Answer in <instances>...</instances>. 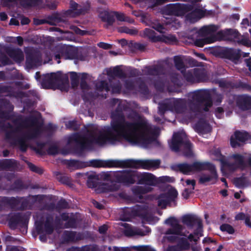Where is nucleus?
<instances>
[{"label": "nucleus", "mask_w": 251, "mask_h": 251, "mask_svg": "<svg viewBox=\"0 0 251 251\" xmlns=\"http://www.w3.org/2000/svg\"><path fill=\"white\" fill-rule=\"evenodd\" d=\"M234 183L236 186L239 187H245L247 186L246 180L242 178L236 179L234 181Z\"/></svg>", "instance_id": "cd10ccee"}, {"label": "nucleus", "mask_w": 251, "mask_h": 251, "mask_svg": "<svg viewBox=\"0 0 251 251\" xmlns=\"http://www.w3.org/2000/svg\"><path fill=\"white\" fill-rule=\"evenodd\" d=\"M223 248V247L222 246H220L219 248L217 249V251H221L222 249Z\"/></svg>", "instance_id": "bf43d9fd"}, {"label": "nucleus", "mask_w": 251, "mask_h": 251, "mask_svg": "<svg viewBox=\"0 0 251 251\" xmlns=\"http://www.w3.org/2000/svg\"><path fill=\"white\" fill-rule=\"evenodd\" d=\"M200 58H201L202 59H205L204 55L203 54H200L198 55Z\"/></svg>", "instance_id": "6e6d98bb"}, {"label": "nucleus", "mask_w": 251, "mask_h": 251, "mask_svg": "<svg viewBox=\"0 0 251 251\" xmlns=\"http://www.w3.org/2000/svg\"><path fill=\"white\" fill-rule=\"evenodd\" d=\"M66 217H68V215H64V216L63 217V219H64V220H67V219H66Z\"/></svg>", "instance_id": "0e129e2a"}, {"label": "nucleus", "mask_w": 251, "mask_h": 251, "mask_svg": "<svg viewBox=\"0 0 251 251\" xmlns=\"http://www.w3.org/2000/svg\"><path fill=\"white\" fill-rule=\"evenodd\" d=\"M38 77H39V74H38V73H36V75H35L36 79H38Z\"/></svg>", "instance_id": "e2e57ef3"}, {"label": "nucleus", "mask_w": 251, "mask_h": 251, "mask_svg": "<svg viewBox=\"0 0 251 251\" xmlns=\"http://www.w3.org/2000/svg\"><path fill=\"white\" fill-rule=\"evenodd\" d=\"M245 224L246 226L251 228V217L248 215L245 221Z\"/></svg>", "instance_id": "58836bf2"}, {"label": "nucleus", "mask_w": 251, "mask_h": 251, "mask_svg": "<svg viewBox=\"0 0 251 251\" xmlns=\"http://www.w3.org/2000/svg\"><path fill=\"white\" fill-rule=\"evenodd\" d=\"M0 19L2 21H4L7 19V16L4 14L0 15Z\"/></svg>", "instance_id": "3c124183"}, {"label": "nucleus", "mask_w": 251, "mask_h": 251, "mask_svg": "<svg viewBox=\"0 0 251 251\" xmlns=\"http://www.w3.org/2000/svg\"><path fill=\"white\" fill-rule=\"evenodd\" d=\"M40 126L35 122H33L26 127V137L28 138L35 137L39 132Z\"/></svg>", "instance_id": "a211bd4d"}, {"label": "nucleus", "mask_w": 251, "mask_h": 251, "mask_svg": "<svg viewBox=\"0 0 251 251\" xmlns=\"http://www.w3.org/2000/svg\"><path fill=\"white\" fill-rule=\"evenodd\" d=\"M98 46L101 48L104 49H109L111 48V45L108 44H106L105 43L101 42L98 44Z\"/></svg>", "instance_id": "e433bc0d"}, {"label": "nucleus", "mask_w": 251, "mask_h": 251, "mask_svg": "<svg viewBox=\"0 0 251 251\" xmlns=\"http://www.w3.org/2000/svg\"><path fill=\"white\" fill-rule=\"evenodd\" d=\"M221 181L225 183L226 186H227V183L226 182V179L224 178H221Z\"/></svg>", "instance_id": "4d7b16f0"}, {"label": "nucleus", "mask_w": 251, "mask_h": 251, "mask_svg": "<svg viewBox=\"0 0 251 251\" xmlns=\"http://www.w3.org/2000/svg\"><path fill=\"white\" fill-rule=\"evenodd\" d=\"M241 24L242 27L245 28H246L248 26L250 25V23L249 22V20L247 19H243Z\"/></svg>", "instance_id": "4c0bfd02"}, {"label": "nucleus", "mask_w": 251, "mask_h": 251, "mask_svg": "<svg viewBox=\"0 0 251 251\" xmlns=\"http://www.w3.org/2000/svg\"><path fill=\"white\" fill-rule=\"evenodd\" d=\"M205 14V11L201 8L195 9L188 16L191 22H195L202 17Z\"/></svg>", "instance_id": "412c9836"}, {"label": "nucleus", "mask_w": 251, "mask_h": 251, "mask_svg": "<svg viewBox=\"0 0 251 251\" xmlns=\"http://www.w3.org/2000/svg\"><path fill=\"white\" fill-rule=\"evenodd\" d=\"M69 49L68 48H63L62 50L61 54H56L55 55V58L56 60L60 59V58H64L65 59H71V58L68 56L67 55L65 54L64 53L66 52H68Z\"/></svg>", "instance_id": "c85d7f7f"}, {"label": "nucleus", "mask_w": 251, "mask_h": 251, "mask_svg": "<svg viewBox=\"0 0 251 251\" xmlns=\"http://www.w3.org/2000/svg\"><path fill=\"white\" fill-rule=\"evenodd\" d=\"M189 98L191 101L189 106L192 108L194 105L197 107L200 106H204L205 111L208 110V107L212 105V102L209 98L208 91L205 90H198L189 94Z\"/></svg>", "instance_id": "0eeeda50"}, {"label": "nucleus", "mask_w": 251, "mask_h": 251, "mask_svg": "<svg viewBox=\"0 0 251 251\" xmlns=\"http://www.w3.org/2000/svg\"><path fill=\"white\" fill-rule=\"evenodd\" d=\"M123 226L125 227V233L128 236L139 235L145 236L147 233L149 232V230H147L146 231H142L141 229H138L136 227H133L130 226L127 224H124Z\"/></svg>", "instance_id": "f3484780"}, {"label": "nucleus", "mask_w": 251, "mask_h": 251, "mask_svg": "<svg viewBox=\"0 0 251 251\" xmlns=\"http://www.w3.org/2000/svg\"><path fill=\"white\" fill-rule=\"evenodd\" d=\"M124 180L128 183H133L138 180L141 184H145L144 186H138L134 188L133 191L136 197L141 199V195L151 191V186H154L157 183L155 177L151 174L139 173L136 172H129L123 175Z\"/></svg>", "instance_id": "f03ea898"}, {"label": "nucleus", "mask_w": 251, "mask_h": 251, "mask_svg": "<svg viewBox=\"0 0 251 251\" xmlns=\"http://www.w3.org/2000/svg\"><path fill=\"white\" fill-rule=\"evenodd\" d=\"M10 24L12 25H19V22L16 19L12 18L10 22Z\"/></svg>", "instance_id": "a19ab883"}, {"label": "nucleus", "mask_w": 251, "mask_h": 251, "mask_svg": "<svg viewBox=\"0 0 251 251\" xmlns=\"http://www.w3.org/2000/svg\"><path fill=\"white\" fill-rule=\"evenodd\" d=\"M114 190L111 186L106 184H102L99 186V188L97 190L98 193L101 192H107L109 191H113Z\"/></svg>", "instance_id": "a878e982"}, {"label": "nucleus", "mask_w": 251, "mask_h": 251, "mask_svg": "<svg viewBox=\"0 0 251 251\" xmlns=\"http://www.w3.org/2000/svg\"><path fill=\"white\" fill-rule=\"evenodd\" d=\"M108 74L109 75H112L114 76L122 77L123 75V71L119 67H115L112 70L109 71L108 72Z\"/></svg>", "instance_id": "393cba45"}, {"label": "nucleus", "mask_w": 251, "mask_h": 251, "mask_svg": "<svg viewBox=\"0 0 251 251\" xmlns=\"http://www.w3.org/2000/svg\"><path fill=\"white\" fill-rule=\"evenodd\" d=\"M152 27L159 32L161 35L157 36L154 31L151 29L147 28L144 31V34L153 41H161L166 43H170L176 41L175 36L166 32V29L160 24H153Z\"/></svg>", "instance_id": "423d86ee"}, {"label": "nucleus", "mask_w": 251, "mask_h": 251, "mask_svg": "<svg viewBox=\"0 0 251 251\" xmlns=\"http://www.w3.org/2000/svg\"><path fill=\"white\" fill-rule=\"evenodd\" d=\"M121 32H124L129 34H134L136 33V31L133 29H130L126 27H124L123 30H120Z\"/></svg>", "instance_id": "72a5a7b5"}, {"label": "nucleus", "mask_w": 251, "mask_h": 251, "mask_svg": "<svg viewBox=\"0 0 251 251\" xmlns=\"http://www.w3.org/2000/svg\"><path fill=\"white\" fill-rule=\"evenodd\" d=\"M192 191H190V189L188 188H186L184 192L182 193V196L184 198L187 199Z\"/></svg>", "instance_id": "c9c22d12"}, {"label": "nucleus", "mask_w": 251, "mask_h": 251, "mask_svg": "<svg viewBox=\"0 0 251 251\" xmlns=\"http://www.w3.org/2000/svg\"><path fill=\"white\" fill-rule=\"evenodd\" d=\"M109 250L111 251H128V248H116L113 247V248H109Z\"/></svg>", "instance_id": "f704fd0d"}, {"label": "nucleus", "mask_w": 251, "mask_h": 251, "mask_svg": "<svg viewBox=\"0 0 251 251\" xmlns=\"http://www.w3.org/2000/svg\"><path fill=\"white\" fill-rule=\"evenodd\" d=\"M45 79L43 80L42 85L46 88L52 87L54 84H57L61 79L60 73L48 74L45 75Z\"/></svg>", "instance_id": "2eb2a0df"}, {"label": "nucleus", "mask_w": 251, "mask_h": 251, "mask_svg": "<svg viewBox=\"0 0 251 251\" xmlns=\"http://www.w3.org/2000/svg\"><path fill=\"white\" fill-rule=\"evenodd\" d=\"M250 137L249 135L245 131H236L231 137L230 144L233 148L240 146Z\"/></svg>", "instance_id": "4468645a"}, {"label": "nucleus", "mask_w": 251, "mask_h": 251, "mask_svg": "<svg viewBox=\"0 0 251 251\" xmlns=\"http://www.w3.org/2000/svg\"><path fill=\"white\" fill-rule=\"evenodd\" d=\"M70 5L71 11L73 13L72 16L83 14L86 11V9H84L82 8V5H79L75 2L71 1Z\"/></svg>", "instance_id": "5701e85b"}, {"label": "nucleus", "mask_w": 251, "mask_h": 251, "mask_svg": "<svg viewBox=\"0 0 251 251\" xmlns=\"http://www.w3.org/2000/svg\"><path fill=\"white\" fill-rule=\"evenodd\" d=\"M93 203L96 207L99 209H101L102 208V205L95 201H93Z\"/></svg>", "instance_id": "79ce46f5"}, {"label": "nucleus", "mask_w": 251, "mask_h": 251, "mask_svg": "<svg viewBox=\"0 0 251 251\" xmlns=\"http://www.w3.org/2000/svg\"><path fill=\"white\" fill-rule=\"evenodd\" d=\"M71 77L73 79H75V78L76 77L77 75L75 73L72 72L71 73Z\"/></svg>", "instance_id": "603ef678"}, {"label": "nucleus", "mask_w": 251, "mask_h": 251, "mask_svg": "<svg viewBox=\"0 0 251 251\" xmlns=\"http://www.w3.org/2000/svg\"><path fill=\"white\" fill-rule=\"evenodd\" d=\"M220 229L222 231L226 232L229 234H233L234 232L233 227L228 224H223L220 226Z\"/></svg>", "instance_id": "bb28decb"}, {"label": "nucleus", "mask_w": 251, "mask_h": 251, "mask_svg": "<svg viewBox=\"0 0 251 251\" xmlns=\"http://www.w3.org/2000/svg\"><path fill=\"white\" fill-rule=\"evenodd\" d=\"M175 65L177 69L182 70L184 67V65L182 60L180 57H176L175 58Z\"/></svg>", "instance_id": "c756f323"}, {"label": "nucleus", "mask_w": 251, "mask_h": 251, "mask_svg": "<svg viewBox=\"0 0 251 251\" xmlns=\"http://www.w3.org/2000/svg\"><path fill=\"white\" fill-rule=\"evenodd\" d=\"M75 31L77 34L81 35H84L85 33V32L84 31H82L78 28H76Z\"/></svg>", "instance_id": "49530a36"}, {"label": "nucleus", "mask_w": 251, "mask_h": 251, "mask_svg": "<svg viewBox=\"0 0 251 251\" xmlns=\"http://www.w3.org/2000/svg\"><path fill=\"white\" fill-rule=\"evenodd\" d=\"M152 206L148 203H142L135 206L132 209H128L127 212L133 216L139 217L143 223L153 224L158 221L151 213Z\"/></svg>", "instance_id": "39448f33"}, {"label": "nucleus", "mask_w": 251, "mask_h": 251, "mask_svg": "<svg viewBox=\"0 0 251 251\" xmlns=\"http://www.w3.org/2000/svg\"><path fill=\"white\" fill-rule=\"evenodd\" d=\"M234 196H235V197L236 198H237V199H238V198H239V197H240V195H239V194L238 193H235V194H234Z\"/></svg>", "instance_id": "13d9d810"}, {"label": "nucleus", "mask_w": 251, "mask_h": 251, "mask_svg": "<svg viewBox=\"0 0 251 251\" xmlns=\"http://www.w3.org/2000/svg\"><path fill=\"white\" fill-rule=\"evenodd\" d=\"M190 248V244L187 241H182L179 242L176 246L170 247V251H182L189 250Z\"/></svg>", "instance_id": "4be33fe9"}, {"label": "nucleus", "mask_w": 251, "mask_h": 251, "mask_svg": "<svg viewBox=\"0 0 251 251\" xmlns=\"http://www.w3.org/2000/svg\"><path fill=\"white\" fill-rule=\"evenodd\" d=\"M116 17L119 21H122L125 20L124 15L122 14H117Z\"/></svg>", "instance_id": "c03bdc74"}, {"label": "nucleus", "mask_w": 251, "mask_h": 251, "mask_svg": "<svg viewBox=\"0 0 251 251\" xmlns=\"http://www.w3.org/2000/svg\"><path fill=\"white\" fill-rule=\"evenodd\" d=\"M159 164L160 161L158 160H146L138 161L128 160L124 162L117 160H109L107 161L104 165L98 162L97 164L95 165V166L96 167L107 166L109 167H142L146 169H151L157 168Z\"/></svg>", "instance_id": "7ed1b4c3"}, {"label": "nucleus", "mask_w": 251, "mask_h": 251, "mask_svg": "<svg viewBox=\"0 0 251 251\" xmlns=\"http://www.w3.org/2000/svg\"><path fill=\"white\" fill-rule=\"evenodd\" d=\"M207 241V239H204L203 240V242H205Z\"/></svg>", "instance_id": "774afa93"}, {"label": "nucleus", "mask_w": 251, "mask_h": 251, "mask_svg": "<svg viewBox=\"0 0 251 251\" xmlns=\"http://www.w3.org/2000/svg\"><path fill=\"white\" fill-rule=\"evenodd\" d=\"M11 251H19L17 247H13L11 249Z\"/></svg>", "instance_id": "5fc2aeb1"}, {"label": "nucleus", "mask_w": 251, "mask_h": 251, "mask_svg": "<svg viewBox=\"0 0 251 251\" xmlns=\"http://www.w3.org/2000/svg\"><path fill=\"white\" fill-rule=\"evenodd\" d=\"M70 251H78V250H77L76 249L72 248V249H70Z\"/></svg>", "instance_id": "680f3d73"}, {"label": "nucleus", "mask_w": 251, "mask_h": 251, "mask_svg": "<svg viewBox=\"0 0 251 251\" xmlns=\"http://www.w3.org/2000/svg\"><path fill=\"white\" fill-rule=\"evenodd\" d=\"M249 163H250V165L251 167V158L250 159V161H249Z\"/></svg>", "instance_id": "69168bd1"}, {"label": "nucleus", "mask_w": 251, "mask_h": 251, "mask_svg": "<svg viewBox=\"0 0 251 251\" xmlns=\"http://www.w3.org/2000/svg\"><path fill=\"white\" fill-rule=\"evenodd\" d=\"M249 214H245L244 213L241 212L239 213L235 217V219L236 220H244V222L246 220V218L247 217Z\"/></svg>", "instance_id": "2f4dec72"}, {"label": "nucleus", "mask_w": 251, "mask_h": 251, "mask_svg": "<svg viewBox=\"0 0 251 251\" xmlns=\"http://www.w3.org/2000/svg\"><path fill=\"white\" fill-rule=\"evenodd\" d=\"M218 34L221 35V38L223 39L240 42L241 44L248 46L251 45L250 41L247 39H243L241 41L238 40L237 39L238 33L233 30L226 29L221 31L218 32Z\"/></svg>", "instance_id": "f8f14e48"}, {"label": "nucleus", "mask_w": 251, "mask_h": 251, "mask_svg": "<svg viewBox=\"0 0 251 251\" xmlns=\"http://www.w3.org/2000/svg\"><path fill=\"white\" fill-rule=\"evenodd\" d=\"M209 251V249H208V248L205 249V251Z\"/></svg>", "instance_id": "338daca9"}, {"label": "nucleus", "mask_w": 251, "mask_h": 251, "mask_svg": "<svg viewBox=\"0 0 251 251\" xmlns=\"http://www.w3.org/2000/svg\"><path fill=\"white\" fill-rule=\"evenodd\" d=\"M223 196H226V191H223L222 192Z\"/></svg>", "instance_id": "052dcab7"}, {"label": "nucleus", "mask_w": 251, "mask_h": 251, "mask_svg": "<svg viewBox=\"0 0 251 251\" xmlns=\"http://www.w3.org/2000/svg\"><path fill=\"white\" fill-rule=\"evenodd\" d=\"M165 223L170 226V228L166 232L165 238L170 242L177 240L178 236L181 235V226L177 220L174 218H170L165 221Z\"/></svg>", "instance_id": "9d476101"}, {"label": "nucleus", "mask_w": 251, "mask_h": 251, "mask_svg": "<svg viewBox=\"0 0 251 251\" xmlns=\"http://www.w3.org/2000/svg\"><path fill=\"white\" fill-rule=\"evenodd\" d=\"M182 222L186 225L191 227L194 226V225L197 226L198 227V230L195 233V234H197V235L198 236V238H199L200 236H202L201 222V220L199 218L193 215H186L183 217Z\"/></svg>", "instance_id": "ddd939ff"}, {"label": "nucleus", "mask_w": 251, "mask_h": 251, "mask_svg": "<svg viewBox=\"0 0 251 251\" xmlns=\"http://www.w3.org/2000/svg\"><path fill=\"white\" fill-rule=\"evenodd\" d=\"M29 22V20L28 18H25L22 19L21 24L22 25H26L28 24Z\"/></svg>", "instance_id": "37998d69"}, {"label": "nucleus", "mask_w": 251, "mask_h": 251, "mask_svg": "<svg viewBox=\"0 0 251 251\" xmlns=\"http://www.w3.org/2000/svg\"><path fill=\"white\" fill-rule=\"evenodd\" d=\"M186 135L183 131L179 133H176L174 134L171 143L170 144V148L175 151H177L179 148L184 145L185 148L188 150V152L185 153L186 156H190L192 155V152L191 150L192 145L189 142L185 140Z\"/></svg>", "instance_id": "1a4fd4ad"}, {"label": "nucleus", "mask_w": 251, "mask_h": 251, "mask_svg": "<svg viewBox=\"0 0 251 251\" xmlns=\"http://www.w3.org/2000/svg\"><path fill=\"white\" fill-rule=\"evenodd\" d=\"M185 183L188 188L190 189V191H193L194 189L195 185V181L194 180L188 179L186 180Z\"/></svg>", "instance_id": "7c9ffc66"}, {"label": "nucleus", "mask_w": 251, "mask_h": 251, "mask_svg": "<svg viewBox=\"0 0 251 251\" xmlns=\"http://www.w3.org/2000/svg\"><path fill=\"white\" fill-rule=\"evenodd\" d=\"M10 56L17 62H20L24 59L23 53L20 50H15L13 53L10 54Z\"/></svg>", "instance_id": "b1692460"}, {"label": "nucleus", "mask_w": 251, "mask_h": 251, "mask_svg": "<svg viewBox=\"0 0 251 251\" xmlns=\"http://www.w3.org/2000/svg\"><path fill=\"white\" fill-rule=\"evenodd\" d=\"M246 63L249 67V70L251 71V58L246 60Z\"/></svg>", "instance_id": "de8ad7c7"}, {"label": "nucleus", "mask_w": 251, "mask_h": 251, "mask_svg": "<svg viewBox=\"0 0 251 251\" xmlns=\"http://www.w3.org/2000/svg\"><path fill=\"white\" fill-rule=\"evenodd\" d=\"M210 174H203L200 178V182L201 183H205L208 182H214L217 177V175L215 171V167L212 165L209 169Z\"/></svg>", "instance_id": "dca6fc26"}, {"label": "nucleus", "mask_w": 251, "mask_h": 251, "mask_svg": "<svg viewBox=\"0 0 251 251\" xmlns=\"http://www.w3.org/2000/svg\"><path fill=\"white\" fill-rule=\"evenodd\" d=\"M16 40H17L18 44L19 45H22L23 42V38L22 37H17Z\"/></svg>", "instance_id": "a18cd8bd"}, {"label": "nucleus", "mask_w": 251, "mask_h": 251, "mask_svg": "<svg viewBox=\"0 0 251 251\" xmlns=\"http://www.w3.org/2000/svg\"><path fill=\"white\" fill-rule=\"evenodd\" d=\"M215 156V159L219 160L222 164L221 170L224 172V170L228 169L230 170H234L237 168L243 169L244 167V157L239 154H235L230 156L227 160L222 156L219 151L216 150L212 153Z\"/></svg>", "instance_id": "20e7f679"}, {"label": "nucleus", "mask_w": 251, "mask_h": 251, "mask_svg": "<svg viewBox=\"0 0 251 251\" xmlns=\"http://www.w3.org/2000/svg\"><path fill=\"white\" fill-rule=\"evenodd\" d=\"M29 167L31 170L37 172V170H36V167L34 165L30 164H29Z\"/></svg>", "instance_id": "09e8293b"}, {"label": "nucleus", "mask_w": 251, "mask_h": 251, "mask_svg": "<svg viewBox=\"0 0 251 251\" xmlns=\"http://www.w3.org/2000/svg\"><path fill=\"white\" fill-rule=\"evenodd\" d=\"M217 111H218L219 113H222L223 112V109L222 108L218 107L217 108Z\"/></svg>", "instance_id": "864d4df0"}, {"label": "nucleus", "mask_w": 251, "mask_h": 251, "mask_svg": "<svg viewBox=\"0 0 251 251\" xmlns=\"http://www.w3.org/2000/svg\"><path fill=\"white\" fill-rule=\"evenodd\" d=\"M136 248L139 251H155L149 246H139Z\"/></svg>", "instance_id": "473e14b6"}, {"label": "nucleus", "mask_w": 251, "mask_h": 251, "mask_svg": "<svg viewBox=\"0 0 251 251\" xmlns=\"http://www.w3.org/2000/svg\"><path fill=\"white\" fill-rule=\"evenodd\" d=\"M217 30V27L213 25L202 27L198 33L199 36L202 38L196 39L195 44L197 46L202 47L205 44L213 43L216 40L214 35Z\"/></svg>", "instance_id": "6e6552de"}, {"label": "nucleus", "mask_w": 251, "mask_h": 251, "mask_svg": "<svg viewBox=\"0 0 251 251\" xmlns=\"http://www.w3.org/2000/svg\"><path fill=\"white\" fill-rule=\"evenodd\" d=\"M188 238L191 240H194V241H197V239L194 238V235L192 234H191L189 235Z\"/></svg>", "instance_id": "8fccbe9b"}, {"label": "nucleus", "mask_w": 251, "mask_h": 251, "mask_svg": "<svg viewBox=\"0 0 251 251\" xmlns=\"http://www.w3.org/2000/svg\"><path fill=\"white\" fill-rule=\"evenodd\" d=\"M174 169L176 171H179L180 172L185 175H190L192 174V165L186 163L177 164L174 166Z\"/></svg>", "instance_id": "aec40b11"}, {"label": "nucleus", "mask_w": 251, "mask_h": 251, "mask_svg": "<svg viewBox=\"0 0 251 251\" xmlns=\"http://www.w3.org/2000/svg\"><path fill=\"white\" fill-rule=\"evenodd\" d=\"M107 229V226L105 225L102 226L99 228V231L101 233H104Z\"/></svg>", "instance_id": "ea45409f"}, {"label": "nucleus", "mask_w": 251, "mask_h": 251, "mask_svg": "<svg viewBox=\"0 0 251 251\" xmlns=\"http://www.w3.org/2000/svg\"><path fill=\"white\" fill-rule=\"evenodd\" d=\"M113 117L110 127H104L101 130L93 127L89 137L74 134L70 137V142L75 141L83 148L90 143L99 145L107 142L113 144L123 139L131 144L145 148L157 143V133L152 130L145 119L137 116L132 122H128L122 118L116 119L114 115Z\"/></svg>", "instance_id": "f257e3e1"}, {"label": "nucleus", "mask_w": 251, "mask_h": 251, "mask_svg": "<svg viewBox=\"0 0 251 251\" xmlns=\"http://www.w3.org/2000/svg\"><path fill=\"white\" fill-rule=\"evenodd\" d=\"M177 196V192L172 187H168L164 194H161L158 198V205L161 208L165 207L171 201H173Z\"/></svg>", "instance_id": "9b49d317"}, {"label": "nucleus", "mask_w": 251, "mask_h": 251, "mask_svg": "<svg viewBox=\"0 0 251 251\" xmlns=\"http://www.w3.org/2000/svg\"><path fill=\"white\" fill-rule=\"evenodd\" d=\"M212 165L208 162H195L192 165V174L203 170H207Z\"/></svg>", "instance_id": "6ab92c4d"}]
</instances>
